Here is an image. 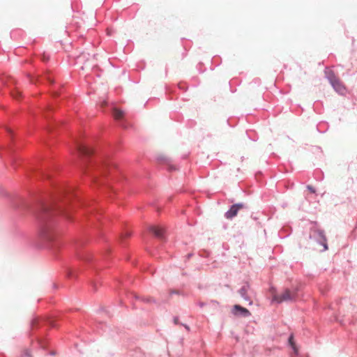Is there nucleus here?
<instances>
[{"mask_svg":"<svg viewBox=\"0 0 357 357\" xmlns=\"http://www.w3.org/2000/svg\"><path fill=\"white\" fill-rule=\"evenodd\" d=\"M37 175L50 181L51 188L47 191L37 192L31 203H25L36 218L40 238L44 241L45 246L50 248H59L61 243L56 240L54 216L57 214L71 219V215L67 206L73 200L82 204L79 194L74 187L60 183L52 179V175L47 168H40Z\"/></svg>","mask_w":357,"mask_h":357,"instance_id":"f257e3e1","label":"nucleus"},{"mask_svg":"<svg viewBox=\"0 0 357 357\" xmlns=\"http://www.w3.org/2000/svg\"><path fill=\"white\" fill-rule=\"evenodd\" d=\"M75 149L82 159V171L86 174L97 172V174L93 175V179L97 180L98 175L105 176L110 171V165L102 159L98 160L96 150L86 143L76 140Z\"/></svg>","mask_w":357,"mask_h":357,"instance_id":"f03ea898","label":"nucleus"},{"mask_svg":"<svg viewBox=\"0 0 357 357\" xmlns=\"http://www.w3.org/2000/svg\"><path fill=\"white\" fill-rule=\"evenodd\" d=\"M309 238L315 241L317 243L321 245L324 248L322 251L328 250L327 239L324 230L317 227V222H314L309 231Z\"/></svg>","mask_w":357,"mask_h":357,"instance_id":"7ed1b4c3","label":"nucleus"},{"mask_svg":"<svg viewBox=\"0 0 357 357\" xmlns=\"http://www.w3.org/2000/svg\"><path fill=\"white\" fill-rule=\"evenodd\" d=\"M296 291L291 294L289 289H285L283 293L280 294H275L273 296V301L276 302L278 303H281L282 302H291L296 300Z\"/></svg>","mask_w":357,"mask_h":357,"instance_id":"20e7f679","label":"nucleus"},{"mask_svg":"<svg viewBox=\"0 0 357 357\" xmlns=\"http://www.w3.org/2000/svg\"><path fill=\"white\" fill-rule=\"evenodd\" d=\"M245 206L243 203H237L231 205L229 210L225 213V217L227 219H232L236 217L238 214V211L241 208H245Z\"/></svg>","mask_w":357,"mask_h":357,"instance_id":"39448f33","label":"nucleus"},{"mask_svg":"<svg viewBox=\"0 0 357 357\" xmlns=\"http://www.w3.org/2000/svg\"><path fill=\"white\" fill-rule=\"evenodd\" d=\"M231 313L236 317H249L251 315L250 312L245 307L240 305H234L231 310Z\"/></svg>","mask_w":357,"mask_h":357,"instance_id":"423d86ee","label":"nucleus"},{"mask_svg":"<svg viewBox=\"0 0 357 357\" xmlns=\"http://www.w3.org/2000/svg\"><path fill=\"white\" fill-rule=\"evenodd\" d=\"M40 323L47 324L50 326V327H55L56 325L54 324V321L50 318L45 319H40L38 317L33 319L31 321V328L32 330L38 327L40 325Z\"/></svg>","mask_w":357,"mask_h":357,"instance_id":"0eeeda50","label":"nucleus"},{"mask_svg":"<svg viewBox=\"0 0 357 357\" xmlns=\"http://www.w3.org/2000/svg\"><path fill=\"white\" fill-rule=\"evenodd\" d=\"M250 289V286L248 282H245L238 290L240 296L248 303L249 305L252 304L251 298L248 296V291Z\"/></svg>","mask_w":357,"mask_h":357,"instance_id":"6e6552de","label":"nucleus"},{"mask_svg":"<svg viewBox=\"0 0 357 357\" xmlns=\"http://www.w3.org/2000/svg\"><path fill=\"white\" fill-rule=\"evenodd\" d=\"M149 231L153 234L156 238L160 240L165 239L164 229L162 228L151 225L149 227Z\"/></svg>","mask_w":357,"mask_h":357,"instance_id":"1a4fd4ad","label":"nucleus"},{"mask_svg":"<svg viewBox=\"0 0 357 357\" xmlns=\"http://www.w3.org/2000/svg\"><path fill=\"white\" fill-rule=\"evenodd\" d=\"M124 115V112L120 109H115L114 111V116L116 120L119 121V126L126 128H127V126L126 125V123L123 121Z\"/></svg>","mask_w":357,"mask_h":357,"instance_id":"9d476101","label":"nucleus"},{"mask_svg":"<svg viewBox=\"0 0 357 357\" xmlns=\"http://www.w3.org/2000/svg\"><path fill=\"white\" fill-rule=\"evenodd\" d=\"M331 86L340 94H344L346 92V88L340 82V79H337L336 81L331 84Z\"/></svg>","mask_w":357,"mask_h":357,"instance_id":"9b49d317","label":"nucleus"},{"mask_svg":"<svg viewBox=\"0 0 357 357\" xmlns=\"http://www.w3.org/2000/svg\"><path fill=\"white\" fill-rule=\"evenodd\" d=\"M77 257L82 260L83 261L88 263V264H92L93 263V257L89 253H84V254H77Z\"/></svg>","mask_w":357,"mask_h":357,"instance_id":"f8f14e48","label":"nucleus"},{"mask_svg":"<svg viewBox=\"0 0 357 357\" xmlns=\"http://www.w3.org/2000/svg\"><path fill=\"white\" fill-rule=\"evenodd\" d=\"M325 74L331 84L338 79L333 70H326Z\"/></svg>","mask_w":357,"mask_h":357,"instance_id":"ddd939ff","label":"nucleus"},{"mask_svg":"<svg viewBox=\"0 0 357 357\" xmlns=\"http://www.w3.org/2000/svg\"><path fill=\"white\" fill-rule=\"evenodd\" d=\"M288 342L289 345L291 347L292 349L294 350V352L296 355H298V349L296 347V344L294 342V336L293 335H291L288 338Z\"/></svg>","mask_w":357,"mask_h":357,"instance_id":"4468645a","label":"nucleus"},{"mask_svg":"<svg viewBox=\"0 0 357 357\" xmlns=\"http://www.w3.org/2000/svg\"><path fill=\"white\" fill-rule=\"evenodd\" d=\"M84 243V241L83 240L76 241L74 243L73 246L75 247V249H77L79 247L82 246Z\"/></svg>","mask_w":357,"mask_h":357,"instance_id":"2eb2a0df","label":"nucleus"},{"mask_svg":"<svg viewBox=\"0 0 357 357\" xmlns=\"http://www.w3.org/2000/svg\"><path fill=\"white\" fill-rule=\"evenodd\" d=\"M12 96L15 99H19L21 97V93L19 91H14L12 92Z\"/></svg>","mask_w":357,"mask_h":357,"instance_id":"dca6fc26","label":"nucleus"},{"mask_svg":"<svg viewBox=\"0 0 357 357\" xmlns=\"http://www.w3.org/2000/svg\"><path fill=\"white\" fill-rule=\"evenodd\" d=\"M142 301L145 303H156V301L155 299H153V298H142Z\"/></svg>","mask_w":357,"mask_h":357,"instance_id":"f3484780","label":"nucleus"},{"mask_svg":"<svg viewBox=\"0 0 357 357\" xmlns=\"http://www.w3.org/2000/svg\"><path fill=\"white\" fill-rule=\"evenodd\" d=\"M158 160H159V161H164V162H167V163H169V160H168V159H167V158H165V157H164V156H159V157L158 158Z\"/></svg>","mask_w":357,"mask_h":357,"instance_id":"a211bd4d","label":"nucleus"},{"mask_svg":"<svg viewBox=\"0 0 357 357\" xmlns=\"http://www.w3.org/2000/svg\"><path fill=\"white\" fill-rule=\"evenodd\" d=\"M307 190H308L310 192H311L312 193H314V192H315V191H316V190H315V189H314V187H312V185H307Z\"/></svg>","mask_w":357,"mask_h":357,"instance_id":"6ab92c4d","label":"nucleus"},{"mask_svg":"<svg viewBox=\"0 0 357 357\" xmlns=\"http://www.w3.org/2000/svg\"><path fill=\"white\" fill-rule=\"evenodd\" d=\"M130 235H131V233H130V231H126L124 232V234H122L121 237H122V238H126V237H128V236H130Z\"/></svg>","mask_w":357,"mask_h":357,"instance_id":"aec40b11","label":"nucleus"},{"mask_svg":"<svg viewBox=\"0 0 357 357\" xmlns=\"http://www.w3.org/2000/svg\"><path fill=\"white\" fill-rule=\"evenodd\" d=\"M37 341L41 347L45 348V344L41 339L37 338Z\"/></svg>","mask_w":357,"mask_h":357,"instance_id":"412c9836","label":"nucleus"},{"mask_svg":"<svg viewBox=\"0 0 357 357\" xmlns=\"http://www.w3.org/2000/svg\"><path fill=\"white\" fill-rule=\"evenodd\" d=\"M67 274H68V277H73V274H74V271H73V270H69V271H68V273H67Z\"/></svg>","mask_w":357,"mask_h":357,"instance_id":"4be33fe9","label":"nucleus"},{"mask_svg":"<svg viewBox=\"0 0 357 357\" xmlns=\"http://www.w3.org/2000/svg\"><path fill=\"white\" fill-rule=\"evenodd\" d=\"M168 169L169 171H174V170H176V167L172 165H169Z\"/></svg>","mask_w":357,"mask_h":357,"instance_id":"5701e85b","label":"nucleus"},{"mask_svg":"<svg viewBox=\"0 0 357 357\" xmlns=\"http://www.w3.org/2000/svg\"><path fill=\"white\" fill-rule=\"evenodd\" d=\"M174 323L175 324H178V317H174Z\"/></svg>","mask_w":357,"mask_h":357,"instance_id":"b1692460","label":"nucleus"},{"mask_svg":"<svg viewBox=\"0 0 357 357\" xmlns=\"http://www.w3.org/2000/svg\"><path fill=\"white\" fill-rule=\"evenodd\" d=\"M24 356H26V357L30 356H31V354H30V351H28V350H27V351H26L24 353Z\"/></svg>","mask_w":357,"mask_h":357,"instance_id":"393cba45","label":"nucleus"},{"mask_svg":"<svg viewBox=\"0 0 357 357\" xmlns=\"http://www.w3.org/2000/svg\"><path fill=\"white\" fill-rule=\"evenodd\" d=\"M193 255L192 253H189L185 256L186 260H188Z\"/></svg>","mask_w":357,"mask_h":357,"instance_id":"a878e982","label":"nucleus"},{"mask_svg":"<svg viewBox=\"0 0 357 357\" xmlns=\"http://www.w3.org/2000/svg\"><path fill=\"white\" fill-rule=\"evenodd\" d=\"M177 294H178V292L177 291H176V290H172L170 291V295Z\"/></svg>","mask_w":357,"mask_h":357,"instance_id":"bb28decb","label":"nucleus"},{"mask_svg":"<svg viewBox=\"0 0 357 357\" xmlns=\"http://www.w3.org/2000/svg\"><path fill=\"white\" fill-rule=\"evenodd\" d=\"M8 132H9V134L10 135V136L13 137V131H12L11 130H10V129H9V130H8Z\"/></svg>","mask_w":357,"mask_h":357,"instance_id":"cd10ccee","label":"nucleus"},{"mask_svg":"<svg viewBox=\"0 0 357 357\" xmlns=\"http://www.w3.org/2000/svg\"><path fill=\"white\" fill-rule=\"evenodd\" d=\"M204 305H205V304H204V303H202V302H199V307H202Z\"/></svg>","mask_w":357,"mask_h":357,"instance_id":"c85d7f7f","label":"nucleus"},{"mask_svg":"<svg viewBox=\"0 0 357 357\" xmlns=\"http://www.w3.org/2000/svg\"><path fill=\"white\" fill-rule=\"evenodd\" d=\"M132 296L133 297H135L136 299H139V298L137 296H136V295L132 294Z\"/></svg>","mask_w":357,"mask_h":357,"instance_id":"c756f323","label":"nucleus"},{"mask_svg":"<svg viewBox=\"0 0 357 357\" xmlns=\"http://www.w3.org/2000/svg\"><path fill=\"white\" fill-rule=\"evenodd\" d=\"M184 326H185V328L188 331H189V330H190V328H189V326H187V325H184Z\"/></svg>","mask_w":357,"mask_h":357,"instance_id":"7c9ffc66","label":"nucleus"},{"mask_svg":"<svg viewBox=\"0 0 357 357\" xmlns=\"http://www.w3.org/2000/svg\"><path fill=\"white\" fill-rule=\"evenodd\" d=\"M184 326H185V328L188 331H189V330H190V328H189V326H187V325H184Z\"/></svg>","mask_w":357,"mask_h":357,"instance_id":"2f4dec72","label":"nucleus"},{"mask_svg":"<svg viewBox=\"0 0 357 357\" xmlns=\"http://www.w3.org/2000/svg\"><path fill=\"white\" fill-rule=\"evenodd\" d=\"M54 354H55V353H54V352H52V353H51V355H54Z\"/></svg>","mask_w":357,"mask_h":357,"instance_id":"473e14b6","label":"nucleus"}]
</instances>
